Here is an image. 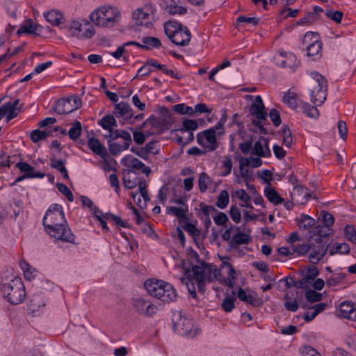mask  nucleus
<instances>
[{"mask_svg": "<svg viewBox=\"0 0 356 356\" xmlns=\"http://www.w3.org/2000/svg\"><path fill=\"white\" fill-rule=\"evenodd\" d=\"M45 231L58 240L75 244V235L71 232L61 205L53 204L42 219Z\"/></svg>", "mask_w": 356, "mask_h": 356, "instance_id": "1", "label": "nucleus"}, {"mask_svg": "<svg viewBox=\"0 0 356 356\" xmlns=\"http://www.w3.org/2000/svg\"><path fill=\"white\" fill-rule=\"evenodd\" d=\"M191 277L195 279V282L197 286L198 291L204 293L205 291V286L207 282H213L214 280H218L219 277L221 276V273L216 266L207 264H202V266H193L191 270Z\"/></svg>", "mask_w": 356, "mask_h": 356, "instance_id": "2", "label": "nucleus"}, {"mask_svg": "<svg viewBox=\"0 0 356 356\" xmlns=\"http://www.w3.org/2000/svg\"><path fill=\"white\" fill-rule=\"evenodd\" d=\"M144 285L150 296L163 302H170L175 301L177 298V295L175 289L168 282L163 280H147Z\"/></svg>", "mask_w": 356, "mask_h": 356, "instance_id": "3", "label": "nucleus"}, {"mask_svg": "<svg viewBox=\"0 0 356 356\" xmlns=\"http://www.w3.org/2000/svg\"><path fill=\"white\" fill-rule=\"evenodd\" d=\"M121 14L116 7L102 6L90 15V20L97 26L111 27L120 21Z\"/></svg>", "mask_w": 356, "mask_h": 356, "instance_id": "4", "label": "nucleus"}, {"mask_svg": "<svg viewBox=\"0 0 356 356\" xmlns=\"http://www.w3.org/2000/svg\"><path fill=\"white\" fill-rule=\"evenodd\" d=\"M1 291L4 298L12 305L20 304L26 297L24 284L19 277L3 283Z\"/></svg>", "mask_w": 356, "mask_h": 356, "instance_id": "5", "label": "nucleus"}, {"mask_svg": "<svg viewBox=\"0 0 356 356\" xmlns=\"http://www.w3.org/2000/svg\"><path fill=\"white\" fill-rule=\"evenodd\" d=\"M310 76V100L316 106H321L327 98V81L325 76L315 71L312 72Z\"/></svg>", "mask_w": 356, "mask_h": 356, "instance_id": "6", "label": "nucleus"}, {"mask_svg": "<svg viewBox=\"0 0 356 356\" xmlns=\"http://www.w3.org/2000/svg\"><path fill=\"white\" fill-rule=\"evenodd\" d=\"M109 135L107 136L108 146L110 153L116 156L121 153L122 151L127 150L129 148L132 139L131 134L125 130H119L113 129L108 131Z\"/></svg>", "mask_w": 356, "mask_h": 356, "instance_id": "7", "label": "nucleus"}, {"mask_svg": "<svg viewBox=\"0 0 356 356\" xmlns=\"http://www.w3.org/2000/svg\"><path fill=\"white\" fill-rule=\"evenodd\" d=\"M164 31L171 42L177 46H186L191 41L190 31L180 23L169 21L165 24Z\"/></svg>", "mask_w": 356, "mask_h": 356, "instance_id": "8", "label": "nucleus"}, {"mask_svg": "<svg viewBox=\"0 0 356 356\" xmlns=\"http://www.w3.org/2000/svg\"><path fill=\"white\" fill-rule=\"evenodd\" d=\"M172 321L173 330L181 336L193 339L201 332L197 327H194L191 320L184 316L180 312L173 314Z\"/></svg>", "mask_w": 356, "mask_h": 356, "instance_id": "9", "label": "nucleus"}, {"mask_svg": "<svg viewBox=\"0 0 356 356\" xmlns=\"http://www.w3.org/2000/svg\"><path fill=\"white\" fill-rule=\"evenodd\" d=\"M82 105L81 99L76 95L58 100L54 106V111L58 115L72 113Z\"/></svg>", "mask_w": 356, "mask_h": 356, "instance_id": "10", "label": "nucleus"}, {"mask_svg": "<svg viewBox=\"0 0 356 356\" xmlns=\"http://www.w3.org/2000/svg\"><path fill=\"white\" fill-rule=\"evenodd\" d=\"M303 43L308 44L307 47L308 56L313 57L314 60L321 56L322 42L317 33L312 31L307 32L303 38Z\"/></svg>", "mask_w": 356, "mask_h": 356, "instance_id": "11", "label": "nucleus"}, {"mask_svg": "<svg viewBox=\"0 0 356 356\" xmlns=\"http://www.w3.org/2000/svg\"><path fill=\"white\" fill-rule=\"evenodd\" d=\"M216 134V129L213 128L199 132L196 136L197 143L207 151L213 152L218 147Z\"/></svg>", "mask_w": 356, "mask_h": 356, "instance_id": "12", "label": "nucleus"}, {"mask_svg": "<svg viewBox=\"0 0 356 356\" xmlns=\"http://www.w3.org/2000/svg\"><path fill=\"white\" fill-rule=\"evenodd\" d=\"M323 240L316 238L314 243H311L308 252L309 261L313 264H318L328 251V245Z\"/></svg>", "mask_w": 356, "mask_h": 356, "instance_id": "13", "label": "nucleus"}, {"mask_svg": "<svg viewBox=\"0 0 356 356\" xmlns=\"http://www.w3.org/2000/svg\"><path fill=\"white\" fill-rule=\"evenodd\" d=\"M160 111L161 113L163 115V118H156L152 115L147 119V122H149V124L152 127L168 129H169V126L172 122L171 113L165 106L161 107L160 108Z\"/></svg>", "mask_w": 356, "mask_h": 356, "instance_id": "14", "label": "nucleus"}, {"mask_svg": "<svg viewBox=\"0 0 356 356\" xmlns=\"http://www.w3.org/2000/svg\"><path fill=\"white\" fill-rule=\"evenodd\" d=\"M275 60L277 65L283 68H289L291 72H294L300 65L296 55L291 52L280 51L277 53Z\"/></svg>", "mask_w": 356, "mask_h": 356, "instance_id": "15", "label": "nucleus"}, {"mask_svg": "<svg viewBox=\"0 0 356 356\" xmlns=\"http://www.w3.org/2000/svg\"><path fill=\"white\" fill-rule=\"evenodd\" d=\"M132 305L139 314L152 316L156 314V307L149 301L142 298H135L132 300Z\"/></svg>", "mask_w": 356, "mask_h": 356, "instance_id": "16", "label": "nucleus"}, {"mask_svg": "<svg viewBox=\"0 0 356 356\" xmlns=\"http://www.w3.org/2000/svg\"><path fill=\"white\" fill-rule=\"evenodd\" d=\"M121 163L126 167L140 170L146 176H148L151 172L149 167L146 166L140 160L132 156L131 155H126L122 159Z\"/></svg>", "mask_w": 356, "mask_h": 356, "instance_id": "17", "label": "nucleus"}, {"mask_svg": "<svg viewBox=\"0 0 356 356\" xmlns=\"http://www.w3.org/2000/svg\"><path fill=\"white\" fill-rule=\"evenodd\" d=\"M252 155L259 157H269L271 156L270 149L268 146V140L263 136L256 141L254 146L252 145L250 152Z\"/></svg>", "mask_w": 356, "mask_h": 356, "instance_id": "18", "label": "nucleus"}, {"mask_svg": "<svg viewBox=\"0 0 356 356\" xmlns=\"http://www.w3.org/2000/svg\"><path fill=\"white\" fill-rule=\"evenodd\" d=\"M113 113L117 118H122V124L131 120L134 117V111L128 103L121 102L115 105Z\"/></svg>", "mask_w": 356, "mask_h": 356, "instance_id": "19", "label": "nucleus"}, {"mask_svg": "<svg viewBox=\"0 0 356 356\" xmlns=\"http://www.w3.org/2000/svg\"><path fill=\"white\" fill-rule=\"evenodd\" d=\"M310 197H312V193L309 192L307 188L302 185L294 186L291 193V199L298 204H305Z\"/></svg>", "mask_w": 356, "mask_h": 356, "instance_id": "20", "label": "nucleus"}, {"mask_svg": "<svg viewBox=\"0 0 356 356\" xmlns=\"http://www.w3.org/2000/svg\"><path fill=\"white\" fill-rule=\"evenodd\" d=\"M250 113L258 120L266 119L268 114L261 96L257 95L255 97L254 102L250 107Z\"/></svg>", "mask_w": 356, "mask_h": 356, "instance_id": "21", "label": "nucleus"}, {"mask_svg": "<svg viewBox=\"0 0 356 356\" xmlns=\"http://www.w3.org/2000/svg\"><path fill=\"white\" fill-rule=\"evenodd\" d=\"M339 315L343 318L356 321V307L351 302H343L339 309Z\"/></svg>", "mask_w": 356, "mask_h": 356, "instance_id": "22", "label": "nucleus"}, {"mask_svg": "<svg viewBox=\"0 0 356 356\" xmlns=\"http://www.w3.org/2000/svg\"><path fill=\"white\" fill-rule=\"evenodd\" d=\"M237 297L241 301L249 303L253 307H259L262 305V300L257 297L255 292L252 291L250 293L248 294L241 287L237 291Z\"/></svg>", "mask_w": 356, "mask_h": 356, "instance_id": "23", "label": "nucleus"}, {"mask_svg": "<svg viewBox=\"0 0 356 356\" xmlns=\"http://www.w3.org/2000/svg\"><path fill=\"white\" fill-rule=\"evenodd\" d=\"M252 241L250 234L238 231L234 234L230 242V248L236 250L238 248L240 245H247Z\"/></svg>", "mask_w": 356, "mask_h": 356, "instance_id": "24", "label": "nucleus"}, {"mask_svg": "<svg viewBox=\"0 0 356 356\" xmlns=\"http://www.w3.org/2000/svg\"><path fill=\"white\" fill-rule=\"evenodd\" d=\"M122 181L125 188H134L138 185L137 175L133 170L124 169L122 171Z\"/></svg>", "mask_w": 356, "mask_h": 356, "instance_id": "25", "label": "nucleus"}, {"mask_svg": "<svg viewBox=\"0 0 356 356\" xmlns=\"http://www.w3.org/2000/svg\"><path fill=\"white\" fill-rule=\"evenodd\" d=\"M89 149L95 154L101 156L102 159L108 156V152L104 146H103L98 139L95 138H90L88 141Z\"/></svg>", "mask_w": 356, "mask_h": 356, "instance_id": "26", "label": "nucleus"}, {"mask_svg": "<svg viewBox=\"0 0 356 356\" xmlns=\"http://www.w3.org/2000/svg\"><path fill=\"white\" fill-rule=\"evenodd\" d=\"M133 20L137 26H145L149 27L151 23L149 22V15L145 13L142 9H136L132 15Z\"/></svg>", "mask_w": 356, "mask_h": 356, "instance_id": "27", "label": "nucleus"}, {"mask_svg": "<svg viewBox=\"0 0 356 356\" xmlns=\"http://www.w3.org/2000/svg\"><path fill=\"white\" fill-rule=\"evenodd\" d=\"M43 15L47 21L53 26H59L63 23V14L58 10H51L44 13Z\"/></svg>", "mask_w": 356, "mask_h": 356, "instance_id": "28", "label": "nucleus"}, {"mask_svg": "<svg viewBox=\"0 0 356 356\" xmlns=\"http://www.w3.org/2000/svg\"><path fill=\"white\" fill-rule=\"evenodd\" d=\"M40 28V25L35 24L31 19H29L26 23L22 25L21 27L17 30V34H37L36 31H38Z\"/></svg>", "mask_w": 356, "mask_h": 356, "instance_id": "29", "label": "nucleus"}, {"mask_svg": "<svg viewBox=\"0 0 356 356\" xmlns=\"http://www.w3.org/2000/svg\"><path fill=\"white\" fill-rule=\"evenodd\" d=\"M50 166L52 168L56 169L63 176L65 179H69L67 170L65 165V162L62 159H57L55 156L50 159Z\"/></svg>", "mask_w": 356, "mask_h": 356, "instance_id": "30", "label": "nucleus"}, {"mask_svg": "<svg viewBox=\"0 0 356 356\" xmlns=\"http://www.w3.org/2000/svg\"><path fill=\"white\" fill-rule=\"evenodd\" d=\"M264 195L268 200L275 205H278L284 202V200L279 195L278 193L273 188L266 187L264 188Z\"/></svg>", "mask_w": 356, "mask_h": 356, "instance_id": "31", "label": "nucleus"}, {"mask_svg": "<svg viewBox=\"0 0 356 356\" xmlns=\"http://www.w3.org/2000/svg\"><path fill=\"white\" fill-rule=\"evenodd\" d=\"M142 49L149 50L152 48H159L161 46V40L155 37L145 36L141 38Z\"/></svg>", "mask_w": 356, "mask_h": 356, "instance_id": "32", "label": "nucleus"}, {"mask_svg": "<svg viewBox=\"0 0 356 356\" xmlns=\"http://www.w3.org/2000/svg\"><path fill=\"white\" fill-rule=\"evenodd\" d=\"M186 274L187 276L184 277L181 279L182 283L185 284L188 288V292L192 296L193 298H195L197 297L196 290L195 287V279H193L192 277H191V272L190 270H188L186 272Z\"/></svg>", "mask_w": 356, "mask_h": 356, "instance_id": "33", "label": "nucleus"}, {"mask_svg": "<svg viewBox=\"0 0 356 356\" xmlns=\"http://www.w3.org/2000/svg\"><path fill=\"white\" fill-rule=\"evenodd\" d=\"M235 295L236 292L234 291H232V296L227 295L223 299L221 307L225 312H230L235 307L234 302L236 300Z\"/></svg>", "mask_w": 356, "mask_h": 356, "instance_id": "34", "label": "nucleus"}, {"mask_svg": "<svg viewBox=\"0 0 356 356\" xmlns=\"http://www.w3.org/2000/svg\"><path fill=\"white\" fill-rule=\"evenodd\" d=\"M98 124L105 130L111 131L113 127L117 126L116 120L113 115H106L104 116L100 120H99Z\"/></svg>", "mask_w": 356, "mask_h": 356, "instance_id": "35", "label": "nucleus"}, {"mask_svg": "<svg viewBox=\"0 0 356 356\" xmlns=\"http://www.w3.org/2000/svg\"><path fill=\"white\" fill-rule=\"evenodd\" d=\"M188 211V207H170L167 209V213H171L181 220H187L186 213Z\"/></svg>", "mask_w": 356, "mask_h": 356, "instance_id": "36", "label": "nucleus"}, {"mask_svg": "<svg viewBox=\"0 0 356 356\" xmlns=\"http://www.w3.org/2000/svg\"><path fill=\"white\" fill-rule=\"evenodd\" d=\"M315 222V220L311 216L306 214H302L298 220L299 229L302 230H307L314 226Z\"/></svg>", "mask_w": 356, "mask_h": 356, "instance_id": "37", "label": "nucleus"}, {"mask_svg": "<svg viewBox=\"0 0 356 356\" xmlns=\"http://www.w3.org/2000/svg\"><path fill=\"white\" fill-rule=\"evenodd\" d=\"M313 235H317L318 237L316 238H319V240H322L321 238L326 237L332 234V229L327 226L318 225L314 226L313 229Z\"/></svg>", "mask_w": 356, "mask_h": 356, "instance_id": "38", "label": "nucleus"}, {"mask_svg": "<svg viewBox=\"0 0 356 356\" xmlns=\"http://www.w3.org/2000/svg\"><path fill=\"white\" fill-rule=\"evenodd\" d=\"M0 109H3L4 111V115L7 113L6 119L7 122H9L12 119L17 117L21 110V107L19 106V108H13L10 106V102H6L0 108Z\"/></svg>", "mask_w": 356, "mask_h": 356, "instance_id": "39", "label": "nucleus"}, {"mask_svg": "<svg viewBox=\"0 0 356 356\" xmlns=\"http://www.w3.org/2000/svg\"><path fill=\"white\" fill-rule=\"evenodd\" d=\"M282 101L292 109H296L298 107L297 95L294 92H291L290 91L285 92Z\"/></svg>", "mask_w": 356, "mask_h": 356, "instance_id": "40", "label": "nucleus"}, {"mask_svg": "<svg viewBox=\"0 0 356 356\" xmlns=\"http://www.w3.org/2000/svg\"><path fill=\"white\" fill-rule=\"evenodd\" d=\"M349 252V245L346 243H336L329 250V254L330 255H334L337 253L348 254Z\"/></svg>", "mask_w": 356, "mask_h": 356, "instance_id": "41", "label": "nucleus"}, {"mask_svg": "<svg viewBox=\"0 0 356 356\" xmlns=\"http://www.w3.org/2000/svg\"><path fill=\"white\" fill-rule=\"evenodd\" d=\"M44 305L45 302L43 300L42 294L37 293L31 296V298L29 301V307L33 312H35L38 308L44 307Z\"/></svg>", "mask_w": 356, "mask_h": 356, "instance_id": "42", "label": "nucleus"}, {"mask_svg": "<svg viewBox=\"0 0 356 356\" xmlns=\"http://www.w3.org/2000/svg\"><path fill=\"white\" fill-rule=\"evenodd\" d=\"M300 107L302 111L309 118H317L319 112L316 106H312L309 103L300 102Z\"/></svg>", "mask_w": 356, "mask_h": 356, "instance_id": "43", "label": "nucleus"}, {"mask_svg": "<svg viewBox=\"0 0 356 356\" xmlns=\"http://www.w3.org/2000/svg\"><path fill=\"white\" fill-rule=\"evenodd\" d=\"M248 166V163L247 161L245 163L243 162V161L240 159H239V167H240V173L243 178H244L246 185L248 187H250L248 182H250L252 180V174L250 170L245 167Z\"/></svg>", "mask_w": 356, "mask_h": 356, "instance_id": "44", "label": "nucleus"}, {"mask_svg": "<svg viewBox=\"0 0 356 356\" xmlns=\"http://www.w3.org/2000/svg\"><path fill=\"white\" fill-rule=\"evenodd\" d=\"M82 128L81 124L79 121H75L72 127L68 131V136L70 139L76 140L81 135Z\"/></svg>", "mask_w": 356, "mask_h": 356, "instance_id": "45", "label": "nucleus"}, {"mask_svg": "<svg viewBox=\"0 0 356 356\" xmlns=\"http://www.w3.org/2000/svg\"><path fill=\"white\" fill-rule=\"evenodd\" d=\"M182 125L183 127L177 130L182 134L187 131L193 132L198 128V124L194 120L185 119L182 122Z\"/></svg>", "mask_w": 356, "mask_h": 356, "instance_id": "46", "label": "nucleus"}, {"mask_svg": "<svg viewBox=\"0 0 356 356\" xmlns=\"http://www.w3.org/2000/svg\"><path fill=\"white\" fill-rule=\"evenodd\" d=\"M229 202V193L226 190H222L220 191L216 205L219 209H223L227 207Z\"/></svg>", "mask_w": 356, "mask_h": 356, "instance_id": "47", "label": "nucleus"}, {"mask_svg": "<svg viewBox=\"0 0 356 356\" xmlns=\"http://www.w3.org/2000/svg\"><path fill=\"white\" fill-rule=\"evenodd\" d=\"M110 54L116 59L122 58V60L126 63L129 61V54H127V51L125 49L124 44L119 46L115 51L111 52Z\"/></svg>", "mask_w": 356, "mask_h": 356, "instance_id": "48", "label": "nucleus"}, {"mask_svg": "<svg viewBox=\"0 0 356 356\" xmlns=\"http://www.w3.org/2000/svg\"><path fill=\"white\" fill-rule=\"evenodd\" d=\"M172 110L181 115H193V107L186 106L184 104H177L173 106Z\"/></svg>", "mask_w": 356, "mask_h": 356, "instance_id": "49", "label": "nucleus"}, {"mask_svg": "<svg viewBox=\"0 0 356 356\" xmlns=\"http://www.w3.org/2000/svg\"><path fill=\"white\" fill-rule=\"evenodd\" d=\"M15 167L24 174H29L31 175H36L37 173H41L40 172H35L34 168L26 162L19 161L16 163Z\"/></svg>", "mask_w": 356, "mask_h": 356, "instance_id": "50", "label": "nucleus"}, {"mask_svg": "<svg viewBox=\"0 0 356 356\" xmlns=\"http://www.w3.org/2000/svg\"><path fill=\"white\" fill-rule=\"evenodd\" d=\"M166 10L170 15H184L187 12V8L184 6H178L175 3L168 5Z\"/></svg>", "mask_w": 356, "mask_h": 356, "instance_id": "51", "label": "nucleus"}, {"mask_svg": "<svg viewBox=\"0 0 356 356\" xmlns=\"http://www.w3.org/2000/svg\"><path fill=\"white\" fill-rule=\"evenodd\" d=\"M318 18L311 11L305 14V15L297 21L298 25H309L314 22L318 20Z\"/></svg>", "mask_w": 356, "mask_h": 356, "instance_id": "52", "label": "nucleus"}, {"mask_svg": "<svg viewBox=\"0 0 356 356\" xmlns=\"http://www.w3.org/2000/svg\"><path fill=\"white\" fill-rule=\"evenodd\" d=\"M50 133L46 131H40L39 129L33 130L31 134V139L33 143H38L42 139L47 138Z\"/></svg>", "mask_w": 356, "mask_h": 356, "instance_id": "53", "label": "nucleus"}, {"mask_svg": "<svg viewBox=\"0 0 356 356\" xmlns=\"http://www.w3.org/2000/svg\"><path fill=\"white\" fill-rule=\"evenodd\" d=\"M344 235L347 240L356 244V230L351 225H347L344 228Z\"/></svg>", "mask_w": 356, "mask_h": 356, "instance_id": "54", "label": "nucleus"}, {"mask_svg": "<svg viewBox=\"0 0 356 356\" xmlns=\"http://www.w3.org/2000/svg\"><path fill=\"white\" fill-rule=\"evenodd\" d=\"M325 14L329 19L337 24L341 22L343 16V13L339 10H326Z\"/></svg>", "mask_w": 356, "mask_h": 356, "instance_id": "55", "label": "nucleus"}, {"mask_svg": "<svg viewBox=\"0 0 356 356\" xmlns=\"http://www.w3.org/2000/svg\"><path fill=\"white\" fill-rule=\"evenodd\" d=\"M89 26V22L85 19L73 20L70 24V29L76 31L78 33L83 31V27Z\"/></svg>", "mask_w": 356, "mask_h": 356, "instance_id": "56", "label": "nucleus"}, {"mask_svg": "<svg viewBox=\"0 0 356 356\" xmlns=\"http://www.w3.org/2000/svg\"><path fill=\"white\" fill-rule=\"evenodd\" d=\"M209 182H211L209 177L205 172H202L198 180L199 189L202 193L207 190Z\"/></svg>", "mask_w": 356, "mask_h": 356, "instance_id": "57", "label": "nucleus"}, {"mask_svg": "<svg viewBox=\"0 0 356 356\" xmlns=\"http://www.w3.org/2000/svg\"><path fill=\"white\" fill-rule=\"evenodd\" d=\"M206 234H202L200 229L197 228L194 233L191 235L193 237V241L198 248L202 245L204 239L206 238Z\"/></svg>", "mask_w": 356, "mask_h": 356, "instance_id": "58", "label": "nucleus"}, {"mask_svg": "<svg viewBox=\"0 0 356 356\" xmlns=\"http://www.w3.org/2000/svg\"><path fill=\"white\" fill-rule=\"evenodd\" d=\"M319 275V270L315 266H311L307 268L306 273L302 271V275H304L308 280H314Z\"/></svg>", "mask_w": 356, "mask_h": 356, "instance_id": "59", "label": "nucleus"}, {"mask_svg": "<svg viewBox=\"0 0 356 356\" xmlns=\"http://www.w3.org/2000/svg\"><path fill=\"white\" fill-rule=\"evenodd\" d=\"M309 245H310V243L293 245L291 247L293 254L297 253L298 255H304V254L308 253V252L309 250Z\"/></svg>", "mask_w": 356, "mask_h": 356, "instance_id": "60", "label": "nucleus"}, {"mask_svg": "<svg viewBox=\"0 0 356 356\" xmlns=\"http://www.w3.org/2000/svg\"><path fill=\"white\" fill-rule=\"evenodd\" d=\"M56 187H57L58 190L61 193H63L64 195H65V197H67L68 201H70V202L74 201V195H73L72 193L71 192V191L69 189V188L65 184H64L63 183H57Z\"/></svg>", "mask_w": 356, "mask_h": 356, "instance_id": "61", "label": "nucleus"}, {"mask_svg": "<svg viewBox=\"0 0 356 356\" xmlns=\"http://www.w3.org/2000/svg\"><path fill=\"white\" fill-rule=\"evenodd\" d=\"M84 27H86V28L85 31L83 32V33H82V34H79V33L74 34V33H73L72 36H75L76 38H77L79 39H82V38L89 39V38H91L94 35V34H95V29H94V27L90 23H89V26H85Z\"/></svg>", "mask_w": 356, "mask_h": 356, "instance_id": "62", "label": "nucleus"}, {"mask_svg": "<svg viewBox=\"0 0 356 356\" xmlns=\"http://www.w3.org/2000/svg\"><path fill=\"white\" fill-rule=\"evenodd\" d=\"M320 216L322 218V222L325 226L330 227L334 222V216L327 211H321Z\"/></svg>", "mask_w": 356, "mask_h": 356, "instance_id": "63", "label": "nucleus"}, {"mask_svg": "<svg viewBox=\"0 0 356 356\" xmlns=\"http://www.w3.org/2000/svg\"><path fill=\"white\" fill-rule=\"evenodd\" d=\"M307 300L313 303L322 300V294L313 290H308L305 293Z\"/></svg>", "mask_w": 356, "mask_h": 356, "instance_id": "64", "label": "nucleus"}]
</instances>
